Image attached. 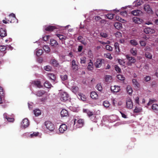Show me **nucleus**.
Returning a JSON list of instances; mask_svg holds the SVG:
<instances>
[{"instance_id":"nucleus-1","label":"nucleus","mask_w":158,"mask_h":158,"mask_svg":"<svg viewBox=\"0 0 158 158\" xmlns=\"http://www.w3.org/2000/svg\"><path fill=\"white\" fill-rule=\"evenodd\" d=\"M2 22L4 23L7 24L9 23H17L18 21L15 17V15L13 13H11L7 17L5 18V19L2 20Z\"/></svg>"},{"instance_id":"nucleus-2","label":"nucleus","mask_w":158,"mask_h":158,"mask_svg":"<svg viewBox=\"0 0 158 158\" xmlns=\"http://www.w3.org/2000/svg\"><path fill=\"white\" fill-rule=\"evenodd\" d=\"M60 99L61 101L65 102L69 99V94L65 92H61L60 94Z\"/></svg>"},{"instance_id":"nucleus-3","label":"nucleus","mask_w":158,"mask_h":158,"mask_svg":"<svg viewBox=\"0 0 158 158\" xmlns=\"http://www.w3.org/2000/svg\"><path fill=\"white\" fill-rule=\"evenodd\" d=\"M45 125L47 129L51 131H53L55 129L54 124L49 121L45 122Z\"/></svg>"},{"instance_id":"nucleus-4","label":"nucleus","mask_w":158,"mask_h":158,"mask_svg":"<svg viewBox=\"0 0 158 158\" xmlns=\"http://www.w3.org/2000/svg\"><path fill=\"white\" fill-rule=\"evenodd\" d=\"M84 124V120L83 119H80L78 120L75 119L74 121V124H76L77 127L80 128L82 127Z\"/></svg>"},{"instance_id":"nucleus-5","label":"nucleus","mask_w":158,"mask_h":158,"mask_svg":"<svg viewBox=\"0 0 158 158\" xmlns=\"http://www.w3.org/2000/svg\"><path fill=\"white\" fill-rule=\"evenodd\" d=\"M126 57L128 60L127 63V65L128 66H131L132 64L136 62L135 59L129 55H126Z\"/></svg>"},{"instance_id":"nucleus-6","label":"nucleus","mask_w":158,"mask_h":158,"mask_svg":"<svg viewBox=\"0 0 158 158\" xmlns=\"http://www.w3.org/2000/svg\"><path fill=\"white\" fill-rule=\"evenodd\" d=\"M104 61V59L101 58H98L97 59L96 62L94 63V65L97 68H100L102 64V61Z\"/></svg>"},{"instance_id":"nucleus-7","label":"nucleus","mask_w":158,"mask_h":158,"mask_svg":"<svg viewBox=\"0 0 158 158\" xmlns=\"http://www.w3.org/2000/svg\"><path fill=\"white\" fill-rule=\"evenodd\" d=\"M29 125V122L27 118H24L23 120L21 123V126L22 127L25 128L27 127Z\"/></svg>"},{"instance_id":"nucleus-8","label":"nucleus","mask_w":158,"mask_h":158,"mask_svg":"<svg viewBox=\"0 0 158 158\" xmlns=\"http://www.w3.org/2000/svg\"><path fill=\"white\" fill-rule=\"evenodd\" d=\"M144 9L147 13L150 14H152V10L149 5L145 4L144 6Z\"/></svg>"},{"instance_id":"nucleus-9","label":"nucleus","mask_w":158,"mask_h":158,"mask_svg":"<svg viewBox=\"0 0 158 158\" xmlns=\"http://www.w3.org/2000/svg\"><path fill=\"white\" fill-rule=\"evenodd\" d=\"M110 89L111 91L113 93H117L119 92L121 89L119 86L115 85L113 86H111Z\"/></svg>"},{"instance_id":"nucleus-10","label":"nucleus","mask_w":158,"mask_h":158,"mask_svg":"<svg viewBox=\"0 0 158 158\" xmlns=\"http://www.w3.org/2000/svg\"><path fill=\"white\" fill-rule=\"evenodd\" d=\"M67 129V127L65 124H62L59 129V131L61 133H63Z\"/></svg>"},{"instance_id":"nucleus-11","label":"nucleus","mask_w":158,"mask_h":158,"mask_svg":"<svg viewBox=\"0 0 158 158\" xmlns=\"http://www.w3.org/2000/svg\"><path fill=\"white\" fill-rule=\"evenodd\" d=\"M126 107L128 109H131L133 106V103L130 99H128L127 100Z\"/></svg>"},{"instance_id":"nucleus-12","label":"nucleus","mask_w":158,"mask_h":158,"mask_svg":"<svg viewBox=\"0 0 158 158\" xmlns=\"http://www.w3.org/2000/svg\"><path fill=\"white\" fill-rule=\"evenodd\" d=\"M32 84L34 85L39 88H40L42 87L41 82L38 80L33 81L32 82Z\"/></svg>"},{"instance_id":"nucleus-13","label":"nucleus","mask_w":158,"mask_h":158,"mask_svg":"<svg viewBox=\"0 0 158 158\" xmlns=\"http://www.w3.org/2000/svg\"><path fill=\"white\" fill-rule=\"evenodd\" d=\"M72 67L73 70L76 71L78 69V65L76 63V61L75 60H73L72 61Z\"/></svg>"},{"instance_id":"nucleus-14","label":"nucleus","mask_w":158,"mask_h":158,"mask_svg":"<svg viewBox=\"0 0 158 158\" xmlns=\"http://www.w3.org/2000/svg\"><path fill=\"white\" fill-rule=\"evenodd\" d=\"M83 112L84 113L87 114L88 116L89 117H90L91 116L94 114L93 112L91 111L88 109H83Z\"/></svg>"},{"instance_id":"nucleus-15","label":"nucleus","mask_w":158,"mask_h":158,"mask_svg":"<svg viewBox=\"0 0 158 158\" xmlns=\"http://www.w3.org/2000/svg\"><path fill=\"white\" fill-rule=\"evenodd\" d=\"M51 45L54 47H56L58 46V44L57 42L54 39H51L50 40Z\"/></svg>"},{"instance_id":"nucleus-16","label":"nucleus","mask_w":158,"mask_h":158,"mask_svg":"<svg viewBox=\"0 0 158 158\" xmlns=\"http://www.w3.org/2000/svg\"><path fill=\"white\" fill-rule=\"evenodd\" d=\"M60 115L62 117H66L68 115V111L65 109H63L60 112Z\"/></svg>"},{"instance_id":"nucleus-17","label":"nucleus","mask_w":158,"mask_h":158,"mask_svg":"<svg viewBox=\"0 0 158 158\" xmlns=\"http://www.w3.org/2000/svg\"><path fill=\"white\" fill-rule=\"evenodd\" d=\"M7 35V33L5 29L1 28L0 29V36L2 37H4Z\"/></svg>"},{"instance_id":"nucleus-18","label":"nucleus","mask_w":158,"mask_h":158,"mask_svg":"<svg viewBox=\"0 0 158 158\" xmlns=\"http://www.w3.org/2000/svg\"><path fill=\"white\" fill-rule=\"evenodd\" d=\"M87 69L89 71H92L93 69V64L91 60H89V62L87 66Z\"/></svg>"},{"instance_id":"nucleus-19","label":"nucleus","mask_w":158,"mask_h":158,"mask_svg":"<svg viewBox=\"0 0 158 158\" xmlns=\"http://www.w3.org/2000/svg\"><path fill=\"white\" fill-rule=\"evenodd\" d=\"M90 97L91 98L95 99H97L98 98V95L94 91H92L91 93Z\"/></svg>"},{"instance_id":"nucleus-20","label":"nucleus","mask_w":158,"mask_h":158,"mask_svg":"<svg viewBox=\"0 0 158 158\" xmlns=\"http://www.w3.org/2000/svg\"><path fill=\"white\" fill-rule=\"evenodd\" d=\"M56 35L59 38L61 41H64L65 40L67 39V37L60 34H57Z\"/></svg>"},{"instance_id":"nucleus-21","label":"nucleus","mask_w":158,"mask_h":158,"mask_svg":"<svg viewBox=\"0 0 158 158\" xmlns=\"http://www.w3.org/2000/svg\"><path fill=\"white\" fill-rule=\"evenodd\" d=\"M51 64L54 67H57L59 64L57 61L55 59H52L51 61Z\"/></svg>"},{"instance_id":"nucleus-22","label":"nucleus","mask_w":158,"mask_h":158,"mask_svg":"<svg viewBox=\"0 0 158 158\" xmlns=\"http://www.w3.org/2000/svg\"><path fill=\"white\" fill-rule=\"evenodd\" d=\"M144 31L146 34H149L150 33H152L154 32V30L152 29L149 27H147L144 29Z\"/></svg>"},{"instance_id":"nucleus-23","label":"nucleus","mask_w":158,"mask_h":158,"mask_svg":"<svg viewBox=\"0 0 158 158\" xmlns=\"http://www.w3.org/2000/svg\"><path fill=\"white\" fill-rule=\"evenodd\" d=\"M56 29V27L54 26H49L45 28V30L48 31H52Z\"/></svg>"},{"instance_id":"nucleus-24","label":"nucleus","mask_w":158,"mask_h":158,"mask_svg":"<svg viewBox=\"0 0 158 158\" xmlns=\"http://www.w3.org/2000/svg\"><path fill=\"white\" fill-rule=\"evenodd\" d=\"M142 110V109L141 107L136 106L133 112L134 113H139L141 112Z\"/></svg>"},{"instance_id":"nucleus-25","label":"nucleus","mask_w":158,"mask_h":158,"mask_svg":"<svg viewBox=\"0 0 158 158\" xmlns=\"http://www.w3.org/2000/svg\"><path fill=\"white\" fill-rule=\"evenodd\" d=\"M132 83L133 84L137 87L139 88L140 86V84L135 79H133L132 80Z\"/></svg>"},{"instance_id":"nucleus-26","label":"nucleus","mask_w":158,"mask_h":158,"mask_svg":"<svg viewBox=\"0 0 158 158\" xmlns=\"http://www.w3.org/2000/svg\"><path fill=\"white\" fill-rule=\"evenodd\" d=\"M152 109L156 113L158 112V105L156 104H153L152 106Z\"/></svg>"},{"instance_id":"nucleus-27","label":"nucleus","mask_w":158,"mask_h":158,"mask_svg":"<svg viewBox=\"0 0 158 158\" xmlns=\"http://www.w3.org/2000/svg\"><path fill=\"white\" fill-rule=\"evenodd\" d=\"M33 111L34 114L36 116H39L41 114V112L39 109H36L34 110Z\"/></svg>"},{"instance_id":"nucleus-28","label":"nucleus","mask_w":158,"mask_h":158,"mask_svg":"<svg viewBox=\"0 0 158 158\" xmlns=\"http://www.w3.org/2000/svg\"><path fill=\"white\" fill-rule=\"evenodd\" d=\"M105 80L106 82H111L112 80V77L110 75H106L105 77Z\"/></svg>"},{"instance_id":"nucleus-29","label":"nucleus","mask_w":158,"mask_h":158,"mask_svg":"<svg viewBox=\"0 0 158 158\" xmlns=\"http://www.w3.org/2000/svg\"><path fill=\"white\" fill-rule=\"evenodd\" d=\"M48 77L49 78L53 81H54L56 79V77L54 74L52 73H49L48 74Z\"/></svg>"},{"instance_id":"nucleus-30","label":"nucleus","mask_w":158,"mask_h":158,"mask_svg":"<svg viewBox=\"0 0 158 158\" xmlns=\"http://www.w3.org/2000/svg\"><path fill=\"white\" fill-rule=\"evenodd\" d=\"M127 92L129 95H131L133 91L131 87L130 86L128 85L127 87Z\"/></svg>"},{"instance_id":"nucleus-31","label":"nucleus","mask_w":158,"mask_h":158,"mask_svg":"<svg viewBox=\"0 0 158 158\" xmlns=\"http://www.w3.org/2000/svg\"><path fill=\"white\" fill-rule=\"evenodd\" d=\"M45 93V92L44 90H40V91H37L36 93V95L38 96L41 97Z\"/></svg>"},{"instance_id":"nucleus-32","label":"nucleus","mask_w":158,"mask_h":158,"mask_svg":"<svg viewBox=\"0 0 158 158\" xmlns=\"http://www.w3.org/2000/svg\"><path fill=\"white\" fill-rule=\"evenodd\" d=\"M114 26L117 29H120L122 27V24L119 22L115 23Z\"/></svg>"},{"instance_id":"nucleus-33","label":"nucleus","mask_w":158,"mask_h":158,"mask_svg":"<svg viewBox=\"0 0 158 158\" xmlns=\"http://www.w3.org/2000/svg\"><path fill=\"white\" fill-rule=\"evenodd\" d=\"M141 12V11L139 10H136L132 11L131 14L134 15H138Z\"/></svg>"},{"instance_id":"nucleus-34","label":"nucleus","mask_w":158,"mask_h":158,"mask_svg":"<svg viewBox=\"0 0 158 158\" xmlns=\"http://www.w3.org/2000/svg\"><path fill=\"white\" fill-rule=\"evenodd\" d=\"M44 86L48 88H50L52 85L51 83L48 81H46L44 84Z\"/></svg>"},{"instance_id":"nucleus-35","label":"nucleus","mask_w":158,"mask_h":158,"mask_svg":"<svg viewBox=\"0 0 158 158\" xmlns=\"http://www.w3.org/2000/svg\"><path fill=\"white\" fill-rule=\"evenodd\" d=\"M103 105L105 107H109L110 105L109 102L107 101H105L103 102Z\"/></svg>"},{"instance_id":"nucleus-36","label":"nucleus","mask_w":158,"mask_h":158,"mask_svg":"<svg viewBox=\"0 0 158 158\" xmlns=\"http://www.w3.org/2000/svg\"><path fill=\"white\" fill-rule=\"evenodd\" d=\"M130 43L133 46H135L138 44V43L136 40H130Z\"/></svg>"},{"instance_id":"nucleus-37","label":"nucleus","mask_w":158,"mask_h":158,"mask_svg":"<svg viewBox=\"0 0 158 158\" xmlns=\"http://www.w3.org/2000/svg\"><path fill=\"white\" fill-rule=\"evenodd\" d=\"M95 88L99 91H101L102 90V87L101 83H99L97 84Z\"/></svg>"},{"instance_id":"nucleus-38","label":"nucleus","mask_w":158,"mask_h":158,"mask_svg":"<svg viewBox=\"0 0 158 158\" xmlns=\"http://www.w3.org/2000/svg\"><path fill=\"white\" fill-rule=\"evenodd\" d=\"M43 51L42 49H39L36 52V55L39 56H41L43 53Z\"/></svg>"},{"instance_id":"nucleus-39","label":"nucleus","mask_w":158,"mask_h":158,"mask_svg":"<svg viewBox=\"0 0 158 158\" xmlns=\"http://www.w3.org/2000/svg\"><path fill=\"white\" fill-rule=\"evenodd\" d=\"M131 53L133 56H136L137 54V51L135 48H132L130 50Z\"/></svg>"},{"instance_id":"nucleus-40","label":"nucleus","mask_w":158,"mask_h":158,"mask_svg":"<svg viewBox=\"0 0 158 158\" xmlns=\"http://www.w3.org/2000/svg\"><path fill=\"white\" fill-rule=\"evenodd\" d=\"M43 48L44 50L47 52L48 53L50 52V49L48 46L47 45L44 46Z\"/></svg>"},{"instance_id":"nucleus-41","label":"nucleus","mask_w":158,"mask_h":158,"mask_svg":"<svg viewBox=\"0 0 158 158\" xmlns=\"http://www.w3.org/2000/svg\"><path fill=\"white\" fill-rule=\"evenodd\" d=\"M145 56L146 57L151 59L152 58V54L149 52H146L145 53Z\"/></svg>"},{"instance_id":"nucleus-42","label":"nucleus","mask_w":158,"mask_h":158,"mask_svg":"<svg viewBox=\"0 0 158 158\" xmlns=\"http://www.w3.org/2000/svg\"><path fill=\"white\" fill-rule=\"evenodd\" d=\"M114 46L116 51L120 52L119 44L118 43H115L114 44Z\"/></svg>"},{"instance_id":"nucleus-43","label":"nucleus","mask_w":158,"mask_h":158,"mask_svg":"<svg viewBox=\"0 0 158 158\" xmlns=\"http://www.w3.org/2000/svg\"><path fill=\"white\" fill-rule=\"evenodd\" d=\"M151 79V77L149 76H147L145 77L143 79V82L145 81L146 82L149 81Z\"/></svg>"},{"instance_id":"nucleus-44","label":"nucleus","mask_w":158,"mask_h":158,"mask_svg":"<svg viewBox=\"0 0 158 158\" xmlns=\"http://www.w3.org/2000/svg\"><path fill=\"white\" fill-rule=\"evenodd\" d=\"M60 78L63 81L66 80L68 78V76L67 75H62L60 76Z\"/></svg>"},{"instance_id":"nucleus-45","label":"nucleus","mask_w":158,"mask_h":158,"mask_svg":"<svg viewBox=\"0 0 158 158\" xmlns=\"http://www.w3.org/2000/svg\"><path fill=\"white\" fill-rule=\"evenodd\" d=\"M132 20L134 22L138 23H139V22L140 19L136 17H134L133 18Z\"/></svg>"},{"instance_id":"nucleus-46","label":"nucleus","mask_w":158,"mask_h":158,"mask_svg":"<svg viewBox=\"0 0 158 158\" xmlns=\"http://www.w3.org/2000/svg\"><path fill=\"white\" fill-rule=\"evenodd\" d=\"M117 78L121 81H124L125 80V77L122 75L119 74L117 76Z\"/></svg>"},{"instance_id":"nucleus-47","label":"nucleus","mask_w":158,"mask_h":158,"mask_svg":"<svg viewBox=\"0 0 158 158\" xmlns=\"http://www.w3.org/2000/svg\"><path fill=\"white\" fill-rule=\"evenodd\" d=\"M78 90V88L77 86H73L72 87V91L74 93H76Z\"/></svg>"},{"instance_id":"nucleus-48","label":"nucleus","mask_w":158,"mask_h":158,"mask_svg":"<svg viewBox=\"0 0 158 158\" xmlns=\"http://www.w3.org/2000/svg\"><path fill=\"white\" fill-rule=\"evenodd\" d=\"M44 70L47 71H49L51 70L52 69L51 67L49 65H47L44 67Z\"/></svg>"},{"instance_id":"nucleus-49","label":"nucleus","mask_w":158,"mask_h":158,"mask_svg":"<svg viewBox=\"0 0 158 158\" xmlns=\"http://www.w3.org/2000/svg\"><path fill=\"white\" fill-rule=\"evenodd\" d=\"M114 15L112 14H108L106 15V17L109 19H112L113 18Z\"/></svg>"},{"instance_id":"nucleus-50","label":"nucleus","mask_w":158,"mask_h":158,"mask_svg":"<svg viewBox=\"0 0 158 158\" xmlns=\"http://www.w3.org/2000/svg\"><path fill=\"white\" fill-rule=\"evenodd\" d=\"M90 119L94 122H96V116L94 114L91 116L90 117Z\"/></svg>"},{"instance_id":"nucleus-51","label":"nucleus","mask_w":158,"mask_h":158,"mask_svg":"<svg viewBox=\"0 0 158 158\" xmlns=\"http://www.w3.org/2000/svg\"><path fill=\"white\" fill-rule=\"evenodd\" d=\"M39 134L38 132H34L32 134H31L30 137L31 138H32L34 137H36L38 136Z\"/></svg>"},{"instance_id":"nucleus-52","label":"nucleus","mask_w":158,"mask_h":158,"mask_svg":"<svg viewBox=\"0 0 158 158\" xmlns=\"http://www.w3.org/2000/svg\"><path fill=\"white\" fill-rule=\"evenodd\" d=\"M106 48L107 50H108L110 51H112L113 50L112 48L108 45L106 46Z\"/></svg>"},{"instance_id":"nucleus-53","label":"nucleus","mask_w":158,"mask_h":158,"mask_svg":"<svg viewBox=\"0 0 158 158\" xmlns=\"http://www.w3.org/2000/svg\"><path fill=\"white\" fill-rule=\"evenodd\" d=\"M6 49V46L2 45L0 46V51L3 52L5 51Z\"/></svg>"},{"instance_id":"nucleus-54","label":"nucleus","mask_w":158,"mask_h":158,"mask_svg":"<svg viewBox=\"0 0 158 158\" xmlns=\"http://www.w3.org/2000/svg\"><path fill=\"white\" fill-rule=\"evenodd\" d=\"M114 68L115 70L118 72H120L121 70L120 68L117 65H115Z\"/></svg>"},{"instance_id":"nucleus-55","label":"nucleus","mask_w":158,"mask_h":158,"mask_svg":"<svg viewBox=\"0 0 158 158\" xmlns=\"http://www.w3.org/2000/svg\"><path fill=\"white\" fill-rule=\"evenodd\" d=\"M118 62L121 65L123 66H124L125 64V62L124 61L121 59H119L118 60Z\"/></svg>"},{"instance_id":"nucleus-56","label":"nucleus","mask_w":158,"mask_h":158,"mask_svg":"<svg viewBox=\"0 0 158 158\" xmlns=\"http://www.w3.org/2000/svg\"><path fill=\"white\" fill-rule=\"evenodd\" d=\"M120 14L121 15L124 16H127V12L125 10L123 11H121L120 12Z\"/></svg>"},{"instance_id":"nucleus-57","label":"nucleus","mask_w":158,"mask_h":158,"mask_svg":"<svg viewBox=\"0 0 158 158\" xmlns=\"http://www.w3.org/2000/svg\"><path fill=\"white\" fill-rule=\"evenodd\" d=\"M85 57H82L81 58L80 63L81 64H85Z\"/></svg>"},{"instance_id":"nucleus-58","label":"nucleus","mask_w":158,"mask_h":158,"mask_svg":"<svg viewBox=\"0 0 158 158\" xmlns=\"http://www.w3.org/2000/svg\"><path fill=\"white\" fill-rule=\"evenodd\" d=\"M0 94L2 96H4L5 94L3 91V89L2 87L0 86Z\"/></svg>"},{"instance_id":"nucleus-59","label":"nucleus","mask_w":158,"mask_h":158,"mask_svg":"<svg viewBox=\"0 0 158 158\" xmlns=\"http://www.w3.org/2000/svg\"><path fill=\"white\" fill-rule=\"evenodd\" d=\"M156 101V100L155 99H150L149 101V102L148 103V105L149 106L151 104H152L153 102H155Z\"/></svg>"},{"instance_id":"nucleus-60","label":"nucleus","mask_w":158,"mask_h":158,"mask_svg":"<svg viewBox=\"0 0 158 158\" xmlns=\"http://www.w3.org/2000/svg\"><path fill=\"white\" fill-rule=\"evenodd\" d=\"M139 43L141 46H145L146 45V43L144 41H140Z\"/></svg>"},{"instance_id":"nucleus-61","label":"nucleus","mask_w":158,"mask_h":158,"mask_svg":"<svg viewBox=\"0 0 158 158\" xmlns=\"http://www.w3.org/2000/svg\"><path fill=\"white\" fill-rule=\"evenodd\" d=\"M50 36L49 35H46L43 37V40L45 41H47L49 39Z\"/></svg>"},{"instance_id":"nucleus-62","label":"nucleus","mask_w":158,"mask_h":158,"mask_svg":"<svg viewBox=\"0 0 158 158\" xmlns=\"http://www.w3.org/2000/svg\"><path fill=\"white\" fill-rule=\"evenodd\" d=\"M101 36L104 38H106L107 37V34L106 33H100Z\"/></svg>"},{"instance_id":"nucleus-63","label":"nucleus","mask_w":158,"mask_h":158,"mask_svg":"<svg viewBox=\"0 0 158 158\" xmlns=\"http://www.w3.org/2000/svg\"><path fill=\"white\" fill-rule=\"evenodd\" d=\"M135 103L139 105V98L138 97H137L135 98Z\"/></svg>"},{"instance_id":"nucleus-64","label":"nucleus","mask_w":158,"mask_h":158,"mask_svg":"<svg viewBox=\"0 0 158 158\" xmlns=\"http://www.w3.org/2000/svg\"><path fill=\"white\" fill-rule=\"evenodd\" d=\"M80 97L81 99L82 100H83V101L86 100V98H85V96L84 95H83L82 94V95H80Z\"/></svg>"}]
</instances>
